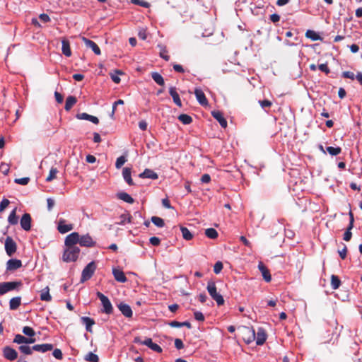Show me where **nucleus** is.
<instances>
[{
    "label": "nucleus",
    "instance_id": "1",
    "mask_svg": "<svg viewBox=\"0 0 362 362\" xmlns=\"http://www.w3.org/2000/svg\"><path fill=\"white\" fill-rule=\"evenodd\" d=\"M80 251L78 247H66L62 256L63 261L66 262L76 261Z\"/></svg>",
    "mask_w": 362,
    "mask_h": 362
},
{
    "label": "nucleus",
    "instance_id": "2",
    "mask_svg": "<svg viewBox=\"0 0 362 362\" xmlns=\"http://www.w3.org/2000/svg\"><path fill=\"white\" fill-rule=\"evenodd\" d=\"M206 289L211 297L216 302L218 305H221L224 303V299L223 296L217 292V288L214 281H209L208 282Z\"/></svg>",
    "mask_w": 362,
    "mask_h": 362
},
{
    "label": "nucleus",
    "instance_id": "3",
    "mask_svg": "<svg viewBox=\"0 0 362 362\" xmlns=\"http://www.w3.org/2000/svg\"><path fill=\"white\" fill-rule=\"evenodd\" d=\"M21 281H7L0 283V296L4 295L5 293L18 289L21 286Z\"/></svg>",
    "mask_w": 362,
    "mask_h": 362
},
{
    "label": "nucleus",
    "instance_id": "4",
    "mask_svg": "<svg viewBox=\"0 0 362 362\" xmlns=\"http://www.w3.org/2000/svg\"><path fill=\"white\" fill-rule=\"evenodd\" d=\"M96 269V265L93 261L88 263L82 271L81 282H85L90 279Z\"/></svg>",
    "mask_w": 362,
    "mask_h": 362
},
{
    "label": "nucleus",
    "instance_id": "5",
    "mask_svg": "<svg viewBox=\"0 0 362 362\" xmlns=\"http://www.w3.org/2000/svg\"><path fill=\"white\" fill-rule=\"evenodd\" d=\"M97 296L101 301L103 305V313L106 314H111L113 310V307L108 298L99 291L97 292Z\"/></svg>",
    "mask_w": 362,
    "mask_h": 362
},
{
    "label": "nucleus",
    "instance_id": "6",
    "mask_svg": "<svg viewBox=\"0 0 362 362\" xmlns=\"http://www.w3.org/2000/svg\"><path fill=\"white\" fill-rule=\"evenodd\" d=\"M243 339L247 344H250L255 339V331L252 327H244L243 329Z\"/></svg>",
    "mask_w": 362,
    "mask_h": 362
},
{
    "label": "nucleus",
    "instance_id": "7",
    "mask_svg": "<svg viewBox=\"0 0 362 362\" xmlns=\"http://www.w3.org/2000/svg\"><path fill=\"white\" fill-rule=\"evenodd\" d=\"M79 234L73 232L66 237L64 244L66 247H77L76 244H79Z\"/></svg>",
    "mask_w": 362,
    "mask_h": 362
},
{
    "label": "nucleus",
    "instance_id": "8",
    "mask_svg": "<svg viewBox=\"0 0 362 362\" xmlns=\"http://www.w3.org/2000/svg\"><path fill=\"white\" fill-rule=\"evenodd\" d=\"M5 250L8 256L13 255L16 251V243L11 237H7L5 240Z\"/></svg>",
    "mask_w": 362,
    "mask_h": 362
},
{
    "label": "nucleus",
    "instance_id": "9",
    "mask_svg": "<svg viewBox=\"0 0 362 362\" xmlns=\"http://www.w3.org/2000/svg\"><path fill=\"white\" fill-rule=\"evenodd\" d=\"M79 245L83 247H90L95 245L91 236L89 234H86L82 236L79 235Z\"/></svg>",
    "mask_w": 362,
    "mask_h": 362
},
{
    "label": "nucleus",
    "instance_id": "10",
    "mask_svg": "<svg viewBox=\"0 0 362 362\" xmlns=\"http://www.w3.org/2000/svg\"><path fill=\"white\" fill-rule=\"evenodd\" d=\"M3 355L5 358L9 361H14L18 357L17 351L10 346H6L4 348Z\"/></svg>",
    "mask_w": 362,
    "mask_h": 362
},
{
    "label": "nucleus",
    "instance_id": "11",
    "mask_svg": "<svg viewBox=\"0 0 362 362\" xmlns=\"http://www.w3.org/2000/svg\"><path fill=\"white\" fill-rule=\"evenodd\" d=\"M73 228L72 224H66V221L63 218L59 219L57 229L60 233L64 234Z\"/></svg>",
    "mask_w": 362,
    "mask_h": 362
},
{
    "label": "nucleus",
    "instance_id": "12",
    "mask_svg": "<svg viewBox=\"0 0 362 362\" xmlns=\"http://www.w3.org/2000/svg\"><path fill=\"white\" fill-rule=\"evenodd\" d=\"M21 228L26 231H28L30 230L31 217L29 214L25 213L22 216L21 219Z\"/></svg>",
    "mask_w": 362,
    "mask_h": 362
},
{
    "label": "nucleus",
    "instance_id": "13",
    "mask_svg": "<svg viewBox=\"0 0 362 362\" xmlns=\"http://www.w3.org/2000/svg\"><path fill=\"white\" fill-rule=\"evenodd\" d=\"M255 340L256 341V344L257 345H262L264 344L267 340V334L263 328L259 327L257 329V334H255Z\"/></svg>",
    "mask_w": 362,
    "mask_h": 362
},
{
    "label": "nucleus",
    "instance_id": "14",
    "mask_svg": "<svg viewBox=\"0 0 362 362\" xmlns=\"http://www.w3.org/2000/svg\"><path fill=\"white\" fill-rule=\"evenodd\" d=\"M142 345H145V346H148L151 350H153L157 353H161L163 351L162 348L158 344L153 343L151 338H146L143 341Z\"/></svg>",
    "mask_w": 362,
    "mask_h": 362
},
{
    "label": "nucleus",
    "instance_id": "15",
    "mask_svg": "<svg viewBox=\"0 0 362 362\" xmlns=\"http://www.w3.org/2000/svg\"><path fill=\"white\" fill-rule=\"evenodd\" d=\"M194 94L196 96V98L199 103L201 105L206 106L208 105L207 99L204 93V92L200 88H195L194 90Z\"/></svg>",
    "mask_w": 362,
    "mask_h": 362
},
{
    "label": "nucleus",
    "instance_id": "16",
    "mask_svg": "<svg viewBox=\"0 0 362 362\" xmlns=\"http://www.w3.org/2000/svg\"><path fill=\"white\" fill-rule=\"evenodd\" d=\"M21 267V261L17 259H11L6 263V269L8 271H14Z\"/></svg>",
    "mask_w": 362,
    "mask_h": 362
},
{
    "label": "nucleus",
    "instance_id": "17",
    "mask_svg": "<svg viewBox=\"0 0 362 362\" xmlns=\"http://www.w3.org/2000/svg\"><path fill=\"white\" fill-rule=\"evenodd\" d=\"M117 307L124 316L126 317H132L133 313L131 307L129 305L124 303H120Z\"/></svg>",
    "mask_w": 362,
    "mask_h": 362
},
{
    "label": "nucleus",
    "instance_id": "18",
    "mask_svg": "<svg viewBox=\"0 0 362 362\" xmlns=\"http://www.w3.org/2000/svg\"><path fill=\"white\" fill-rule=\"evenodd\" d=\"M258 269L261 272L262 275L264 279L265 280V281L270 282L272 280V276H271L270 272L268 270V269L266 267V266L262 262H259Z\"/></svg>",
    "mask_w": 362,
    "mask_h": 362
},
{
    "label": "nucleus",
    "instance_id": "19",
    "mask_svg": "<svg viewBox=\"0 0 362 362\" xmlns=\"http://www.w3.org/2000/svg\"><path fill=\"white\" fill-rule=\"evenodd\" d=\"M76 117L78 119L90 121L95 124L99 123V119L97 117L88 115V113L86 112L77 114L76 115Z\"/></svg>",
    "mask_w": 362,
    "mask_h": 362
},
{
    "label": "nucleus",
    "instance_id": "20",
    "mask_svg": "<svg viewBox=\"0 0 362 362\" xmlns=\"http://www.w3.org/2000/svg\"><path fill=\"white\" fill-rule=\"evenodd\" d=\"M112 274L115 280L117 281L118 282L124 283L127 281V279L125 276L124 273L121 269L113 268Z\"/></svg>",
    "mask_w": 362,
    "mask_h": 362
},
{
    "label": "nucleus",
    "instance_id": "21",
    "mask_svg": "<svg viewBox=\"0 0 362 362\" xmlns=\"http://www.w3.org/2000/svg\"><path fill=\"white\" fill-rule=\"evenodd\" d=\"M83 40L86 46L90 48L96 55H100L101 54L99 47L95 42L85 37L83 38Z\"/></svg>",
    "mask_w": 362,
    "mask_h": 362
},
{
    "label": "nucleus",
    "instance_id": "22",
    "mask_svg": "<svg viewBox=\"0 0 362 362\" xmlns=\"http://www.w3.org/2000/svg\"><path fill=\"white\" fill-rule=\"evenodd\" d=\"M169 93L173 98V102L178 107H182V102L180 98V96L176 90V88L174 86H170L169 88Z\"/></svg>",
    "mask_w": 362,
    "mask_h": 362
},
{
    "label": "nucleus",
    "instance_id": "23",
    "mask_svg": "<svg viewBox=\"0 0 362 362\" xmlns=\"http://www.w3.org/2000/svg\"><path fill=\"white\" fill-rule=\"evenodd\" d=\"M33 349L35 351L45 353L53 349V345L51 344H36L33 346Z\"/></svg>",
    "mask_w": 362,
    "mask_h": 362
},
{
    "label": "nucleus",
    "instance_id": "24",
    "mask_svg": "<svg viewBox=\"0 0 362 362\" xmlns=\"http://www.w3.org/2000/svg\"><path fill=\"white\" fill-rule=\"evenodd\" d=\"M211 115L219 122L221 127L226 128L227 127V121L220 111H213Z\"/></svg>",
    "mask_w": 362,
    "mask_h": 362
},
{
    "label": "nucleus",
    "instance_id": "25",
    "mask_svg": "<svg viewBox=\"0 0 362 362\" xmlns=\"http://www.w3.org/2000/svg\"><path fill=\"white\" fill-rule=\"evenodd\" d=\"M139 177L141 178H149L152 180H156L158 177V175L156 173H155L153 170L151 169H145L143 173L139 174Z\"/></svg>",
    "mask_w": 362,
    "mask_h": 362
},
{
    "label": "nucleus",
    "instance_id": "26",
    "mask_svg": "<svg viewBox=\"0 0 362 362\" xmlns=\"http://www.w3.org/2000/svg\"><path fill=\"white\" fill-rule=\"evenodd\" d=\"M81 321L86 326V330L92 332V326L95 324V321L88 317H81Z\"/></svg>",
    "mask_w": 362,
    "mask_h": 362
},
{
    "label": "nucleus",
    "instance_id": "27",
    "mask_svg": "<svg viewBox=\"0 0 362 362\" xmlns=\"http://www.w3.org/2000/svg\"><path fill=\"white\" fill-rule=\"evenodd\" d=\"M62 53L66 57H70L71 55V49H70L69 42L67 40L64 39L62 41Z\"/></svg>",
    "mask_w": 362,
    "mask_h": 362
},
{
    "label": "nucleus",
    "instance_id": "28",
    "mask_svg": "<svg viewBox=\"0 0 362 362\" xmlns=\"http://www.w3.org/2000/svg\"><path fill=\"white\" fill-rule=\"evenodd\" d=\"M131 169L129 168H124L122 170L123 178L129 185H134L133 180L131 177Z\"/></svg>",
    "mask_w": 362,
    "mask_h": 362
},
{
    "label": "nucleus",
    "instance_id": "29",
    "mask_svg": "<svg viewBox=\"0 0 362 362\" xmlns=\"http://www.w3.org/2000/svg\"><path fill=\"white\" fill-rule=\"evenodd\" d=\"M40 300L43 301L49 302L52 300V296L49 294V288L48 286L43 288L40 292Z\"/></svg>",
    "mask_w": 362,
    "mask_h": 362
},
{
    "label": "nucleus",
    "instance_id": "30",
    "mask_svg": "<svg viewBox=\"0 0 362 362\" xmlns=\"http://www.w3.org/2000/svg\"><path fill=\"white\" fill-rule=\"evenodd\" d=\"M21 297L12 298L9 302V308L12 310H16L21 305Z\"/></svg>",
    "mask_w": 362,
    "mask_h": 362
},
{
    "label": "nucleus",
    "instance_id": "31",
    "mask_svg": "<svg viewBox=\"0 0 362 362\" xmlns=\"http://www.w3.org/2000/svg\"><path fill=\"white\" fill-rule=\"evenodd\" d=\"M76 102L77 100L74 96L70 95L67 97L64 107L65 110L66 111L70 110L71 107L76 103Z\"/></svg>",
    "mask_w": 362,
    "mask_h": 362
},
{
    "label": "nucleus",
    "instance_id": "32",
    "mask_svg": "<svg viewBox=\"0 0 362 362\" xmlns=\"http://www.w3.org/2000/svg\"><path fill=\"white\" fill-rule=\"evenodd\" d=\"M117 196L119 199L129 204H132L134 202V199L126 192H119L117 194Z\"/></svg>",
    "mask_w": 362,
    "mask_h": 362
},
{
    "label": "nucleus",
    "instance_id": "33",
    "mask_svg": "<svg viewBox=\"0 0 362 362\" xmlns=\"http://www.w3.org/2000/svg\"><path fill=\"white\" fill-rule=\"evenodd\" d=\"M120 221L117 223L119 225H124L127 223H130L132 222V217L129 214L125 213L119 216Z\"/></svg>",
    "mask_w": 362,
    "mask_h": 362
},
{
    "label": "nucleus",
    "instance_id": "34",
    "mask_svg": "<svg viewBox=\"0 0 362 362\" xmlns=\"http://www.w3.org/2000/svg\"><path fill=\"white\" fill-rule=\"evenodd\" d=\"M305 37L313 40H322L321 37L314 30H308L305 33Z\"/></svg>",
    "mask_w": 362,
    "mask_h": 362
},
{
    "label": "nucleus",
    "instance_id": "35",
    "mask_svg": "<svg viewBox=\"0 0 362 362\" xmlns=\"http://www.w3.org/2000/svg\"><path fill=\"white\" fill-rule=\"evenodd\" d=\"M151 77L153 80L159 86H164L165 81L163 76L158 72H152Z\"/></svg>",
    "mask_w": 362,
    "mask_h": 362
},
{
    "label": "nucleus",
    "instance_id": "36",
    "mask_svg": "<svg viewBox=\"0 0 362 362\" xmlns=\"http://www.w3.org/2000/svg\"><path fill=\"white\" fill-rule=\"evenodd\" d=\"M16 208H15L9 214L8 221L11 225H16L18 223V217L16 216Z\"/></svg>",
    "mask_w": 362,
    "mask_h": 362
},
{
    "label": "nucleus",
    "instance_id": "37",
    "mask_svg": "<svg viewBox=\"0 0 362 362\" xmlns=\"http://www.w3.org/2000/svg\"><path fill=\"white\" fill-rule=\"evenodd\" d=\"M180 230L182 232V237L186 240H190L193 238V235L191 232L184 226L180 227Z\"/></svg>",
    "mask_w": 362,
    "mask_h": 362
},
{
    "label": "nucleus",
    "instance_id": "38",
    "mask_svg": "<svg viewBox=\"0 0 362 362\" xmlns=\"http://www.w3.org/2000/svg\"><path fill=\"white\" fill-rule=\"evenodd\" d=\"M341 284V281L339 277L336 275H332L331 276V286L333 289H337Z\"/></svg>",
    "mask_w": 362,
    "mask_h": 362
},
{
    "label": "nucleus",
    "instance_id": "39",
    "mask_svg": "<svg viewBox=\"0 0 362 362\" xmlns=\"http://www.w3.org/2000/svg\"><path fill=\"white\" fill-rule=\"evenodd\" d=\"M58 173H59V171L57 168H54V167L51 168V169L49 170V173L46 178V181L47 182L52 181L54 179H55L57 177V174Z\"/></svg>",
    "mask_w": 362,
    "mask_h": 362
},
{
    "label": "nucleus",
    "instance_id": "40",
    "mask_svg": "<svg viewBox=\"0 0 362 362\" xmlns=\"http://www.w3.org/2000/svg\"><path fill=\"white\" fill-rule=\"evenodd\" d=\"M178 119L184 124H189L192 122V117L186 114L179 115Z\"/></svg>",
    "mask_w": 362,
    "mask_h": 362
},
{
    "label": "nucleus",
    "instance_id": "41",
    "mask_svg": "<svg viewBox=\"0 0 362 362\" xmlns=\"http://www.w3.org/2000/svg\"><path fill=\"white\" fill-rule=\"evenodd\" d=\"M151 221L159 228H163L165 226L164 220L158 216H152Z\"/></svg>",
    "mask_w": 362,
    "mask_h": 362
},
{
    "label": "nucleus",
    "instance_id": "42",
    "mask_svg": "<svg viewBox=\"0 0 362 362\" xmlns=\"http://www.w3.org/2000/svg\"><path fill=\"white\" fill-rule=\"evenodd\" d=\"M205 235L209 238H211V239H215V238H216L218 237L217 231L214 228H207L205 230Z\"/></svg>",
    "mask_w": 362,
    "mask_h": 362
},
{
    "label": "nucleus",
    "instance_id": "43",
    "mask_svg": "<svg viewBox=\"0 0 362 362\" xmlns=\"http://www.w3.org/2000/svg\"><path fill=\"white\" fill-rule=\"evenodd\" d=\"M326 150L331 156H337L341 152L340 147L328 146Z\"/></svg>",
    "mask_w": 362,
    "mask_h": 362
},
{
    "label": "nucleus",
    "instance_id": "44",
    "mask_svg": "<svg viewBox=\"0 0 362 362\" xmlns=\"http://www.w3.org/2000/svg\"><path fill=\"white\" fill-rule=\"evenodd\" d=\"M85 360L86 361H90V362H98L99 361V357L98 355L92 353V352H89L86 356H85Z\"/></svg>",
    "mask_w": 362,
    "mask_h": 362
},
{
    "label": "nucleus",
    "instance_id": "45",
    "mask_svg": "<svg viewBox=\"0 0 362 362\" xmlns=\"http://www.w3.org/2000/svg\"><path fill=\"white\" fill-rule=\"evenodd\" d=\"M19 350L21 351V352H22L23 354H26V355L31 354L33 353V351H34L33 349V346L30 347L28 345H21L19 346Z\"/></svg>",
    "mask_w": 362,
    "mask_h": 362
},
{
    "label": "nucleus",
    "instance_id": "46",
    "mask_svg": "<svg viewBox=\"0 0 362 362\" xmlns=\"http://www.w3.org/2000/svg\"><path fill=\"white\" fill-rule=\"evenodd\" d=\"M160 48V57L165 59V61H168L170 59V57L167 54L166 47L163 45H158Z\"/></svg>",
    "mask_w": 362,
    "mask_h": 362
},
{
    "label": "nucleus",
    "instance_id": "47",
    "mask_svg": "<svg viewBox=\"0 0 362 362\" xmlns=\"http://www.w3.org/2000/svg\"><path fill=\"white\" fill-rule=\"evenodd\" d=\"M27 341V337L21 335V334H16L14 337L13 342L21 344H26Z\"/></svg>",
    "mask_w": 362,
    "mask_h": 362
},
{
    "label": "nucleus",
    "instance_id": "48",
    "mask_svg": "<svg viewBox=\"0 0 362 362\" xmlns=\"http://www.w3.org/2000/svg\"><path fill=\"white\" fill-rule=\"evenodd\" d=\"M23 333L28 337H33L35 334V331L30 327L25 326L23 328Z\"/></svg>",
    "mask_w": 362,
    "mask_h": 362
},
{
    "label": "nucleus",
    "instance_id": "49",
    "mask_svg": "<svg viewBox=\"0 0 362 362\" xmlns=\"http://www.w3.org/2000/svg\"><path fill=\"white\" fill-rule=\"evenodd\" d=\"M126 161H127V159L123 156L117 158L116 163H115L116 168H117V169L120 168L125 163Z\"/></svg>",
    "mask_w": 362,
    "mask_h": 362
},
{
    "label": "nucleus",
    "instance_id": "50",
    "mask_svg": "<svg viewBox=\"0 0 362 362\" xmlns=\"http://www.w3.org/2000/svg\"><path fill=\"white\" fill-rule=\"evenodd\" d=\"M30 181L29 177H22V178H16L14 180L15 183L19 184L21 185H26Z\"/></svg>",
    "mask_w": 362,
    "mask_h": 362
},
{
    "label": "nucleus",
    "instance_id": "51",
    "mask_svg": "<svg viewBox=\"0 0 362 362\" xmlns=\"http://www.w3.org/2000/svg\"><path fill=\"white\" fill-rule=\"evenodd\" d=\"M223 269V264L221 262L218 261L214 266V272L216 274H219Z\"/></svg>",
    "mask_w": 362,
    "mask_h": 362
},
{
    "label": "nucleus",
    "instance_id": "52",
    "mask_svg": "<svg viewBox=\"0 0 362 362\" xmlns=\"http://www.w3.org/2000/svg\"><path fill=\"white\" fill-rule=\"evenodd\" d=\"M52 355L53 356L58 359V360H61L62 359V357H63V354H62V352L60 349H55L53 352H52Z\"/></svg>",
    "mask_w": 362,
    "mask_h": 362
},
{
    "label": "nucleus",
    "instance_id": "53",
    "mask_svg": "<svg viewBox=\"0 0 362 362\" xmlns=\"http://www.w3.org/2000/svg\"><path fill=\"white\" fill-rule=\"evenodd\" d=\"M342 76L345 78H349V79H351V80H354V78H356V75L351 72V71H344L342 73Z\"/></svg>",
    "mask_w": 362,
    "mask_h": 362
},
{
    "label": "nucleus",
    "instance_id": "54",
    "mask_svg": "<svg viewBox=\"0 0 362 362\" xmlns=\"http://www.w3.org/2000/svg\"><path fill=\"white\" fill-rule=\"evenodd\" d=\"M351 229H349V226H348L346 232L344 233V237H343V239L345 240V241H349L351 238V236H352V233L351 232Z\"/></svg>",
    "mask_w": 362,
    "mask_h": 362
},
{
    "label": "nucleus",
    "instance_id": "55",
    "mask_svg": "<svg viewBox=\"0 0 362 362\" xmlns=\"http://www.w3.org/2000/svg\"><path fill=\"white\" fill-rule=\"evenodd\" d=\"M10 202L7 199H3L0 203V211H3L9 204Z\"/></svg>",
    "mask_w": 362,
    "mask_h": 362
},
{
    "label": "nucleus",
    "instance_id": "56",
    "mask_svg": "<svg viewBox=\"0 0 362 362\" xmlns=\"http://www.w3.org/2000/svg\"><path fill=\"white\" fill-rule=\"evenodd\" d=\"M0 170L3 173L4 175H7L9 172V166L6 163H1L0 165Z\"/></svg>",
    "mask_w": 362,
    "mask_h": 362
},
{
    "label": "nucleus",
    "instance_id": "57",
    "mask_svg": "<svg viewBox=\"0 0 362 362\" xmlns=\"http://www.w3.org/2000/svg\"><path fill=\"white\" fill-rule=\"evenodd\" d=\"M194 318L197 321H204V315H203V313L202 312L195 311L194 313Z\"/></svg>",
    "mask_w": 362,
    "mask_h": 362
},
{
    "label": "nucleus",
    "instance_id": "58",
    "mask_svg": "<svg viewBox=\"0 0 362 362\" xmlns=\"http://www.w3.org/2000/svg\"><path fill=\"white\" fill-rule=\"evenodd\" d=\"M259 105L262 108L269 107L272 105V102L268 100H259Z\"/></svg>",
    "mask_w": 362,
    "mask_h": 362
},
{
    "label": "nucleus",
    "instance_id": "59",
    "mask_svg": "<svg viewBox=\"0 0 362 362\" xmlns=\"http://www.w3.org/2000/svg\"><path fill=\"white\" fill-rule=\"evenodd\" d=\"M318 68L321 71L325 72L326 74H328L330 72L327 64H321L319 65Z\"/></svg>",
    "mask_w": 362,
    "mask_h": 362
},
{
    "label": "nucleus",
    "instance_id": "60",
    "mask_svg": "<svg viewBox=\"0 0 362 362\" xmlns=\"http://www.w3.org/2000/svg\"><path fill=\"white\" fill-rule=\"evenodd\" d=\"M149 242L152 245L158 246L160 245V240L158 238L153 236L149 239Z\"/></svg>",
    "mask_w": 362,
    "mask_h": 362
},
{
    "label": "nucleus",
    "instance_id": "61",
    "mask_svg": "<svg viewBox=\"0 0 362 362\" xmlns=\"http://www.w3.org/2000/svg\"><path fill=\"white\" fill-rule=\"evenodd\" d=\"M175 346L177 349H182L184 348V344L182 341L180 339H175Z\"/></svg>",
    "mask_w": 362,
    "mask_h": 362
},
{
    "label": "nucleus",
    "instance_id": "62",
    "mask_svg": "<svg viewBox=\"0 0 362 362\" xmlns=\"http://www.w3.org/2000/svg\"><path fill=\"white\" fill-rule=\"evenodd\" d=\"M39 18L44 23L50 21V18L47 14L42 13L40 15Z\"/></svg>",
    "mask_w": 362,
    "mask_h": 362
},
{
    "label": "nucleus",
    "instance_id": "63",
    "mask_svg": "<svg viewBox=\"0 0 362 362\" xmlns=\"http://www.w3.org/2000/svg\"><path fill=\"white\" fill-rule=\"evenodd\" d=\"M147 127H148V124L147 122L145 121V120H141L139 122V127L140 128V129H141L142 131H145L147 129Z\"/></svg>",
    "mask_w": 362,
    "mask_h": 362
},
{
    "label": "nucleus",
    "instance_id": "64",
    "mask_svg": "<svg viewBox=\"0 0 362 362\" xmlns=\"http://www.w3.org/2000/svg\"><path fill=\"white\" fill-rule=\"evenodd\" d=\"M211 180V177L209 174H204L201 177V181L203 183H209Z\"/></svg>",
    "mask_w": 362,
    "mask_h": 362
}]
</instances>
